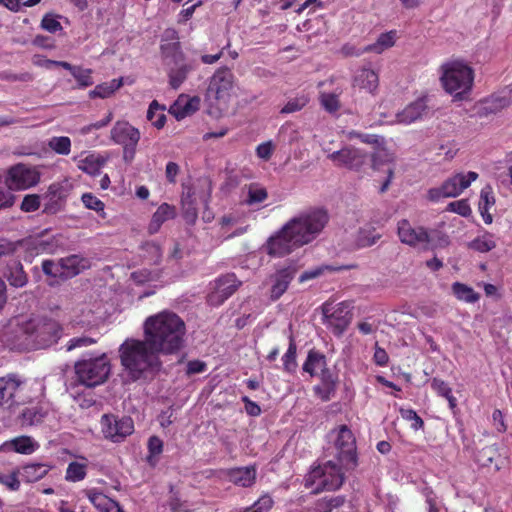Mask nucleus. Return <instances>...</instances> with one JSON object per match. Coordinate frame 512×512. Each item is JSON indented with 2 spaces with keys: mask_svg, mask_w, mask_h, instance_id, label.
<instances>
[{
  "mask_svg": "<svg viewBox=\"0 0 512 512\" xmlns=\"http://www.w3.org/2000/svg\"><path fill=\"white\" fill-rule=\"evenodd\" d=\"M143 334L159 355H174L184 348L186 325L176 313L165 310L145 319Z\"/></svg>",
  "mask_w": 512,
  "mask_h": 512,
  "instance_id": "1",
  "label": "nucleus"
},
{
  "mask_svg": "<svg viewBox=\"0 0 512 512\" xmlns=\"http://www.w3.org/2000/svg\"><path fill=\"white\" fill-rule=\"evenodd\" d=\"M123 375L128 381L153 377L162 368L160 355L148 341L127 338L118 349Z\"/></svg>",
  "mask_w": 512,
  "mask_h": 512,
  "instance_id": "2",
  "label": "nucleus"
},
{
  "mask_svg": "<svg viewBox=\"0 0 512 512\" xmlns=\"http://www.w3.org/2000/svg\"><path fill=\"white\" fill-rule=\"evenodd\" d=\"M62 333L63 328L55 319L34 317L19 325L15 347L20 350L46 349L56 344Z\"/></svg>",
  "mask_w": 512,
  "mask_h": 512,
  "instance_id": "3",
  "label": "nucleus"
},
{
  "mask_svg": "<svg viewBox=\"0 0 512 512\" xmlns=\"http://www.w3.org/2000/svg\"><path fill=\"white\" fill-rule=\"evenodd\" d=\"M44 385L16 373L0 377V409L11 410L44 396Z\"/></svg>",
  "mask_w": 512,
  "mask_h": 512,
  "instance_id": "4",
  "label": "nucleus"
},
{
  "mask_svg": "<svg viewBox=\"0 0 512 512\" xmlns=\"http://www.w3.org/2000/svg\"><path fill=\"white\" fill-rule=\"evenodd\" d=\"M328 214L322 209L300 213L284 225V231H290L301 247L313 241L328 223Z\"/></svg>",
  "mask_w": 512,
  "mask_h": 512,
  "instance_id": "5",
  "label": "nucleus"
},
{
  "mask_svg": "<svg viewBox=\"0 0 512 512\" xmlns=\"http://www.w3.org/2000/svg\"><path fill=\"white\" fill-rule=\"evenodd\" d=\"M440 80L446 92L462 100L472 88L474 73L464 62L451 61L441 66Z\"/></svg>",
  "mask_w": 512,
  "mask_h": 512,
  "instance_id": "6",
  "label": "nucleus"
},
{
  "mask_svg": "<svg viewBox=\"0 0 512 512\" xmlns=\"http://www.w3.org/2000/svg\"><path fill=\"white\" fill-rule=\"evenodd\" d=\"M78 380L87 387H95L104 383L111 372L108 357L103 354L93 359H84L75 364Z\"/></svg>",
  "mask_w": 512,
  "mask_h": 512,
  "instance_id": "7",
  "label": "nucleus"
},
{
  "mask_svg": "<svg viewBox=\"0 0 512 512\" xmlns=\"http://www.w3.org/2000/svg\"><path fill=\"white\" fill-rule=\"evenodd\" d=\"M306 486L316 485L314 493L321 491H334L339 489L344 482V473L341 467L328 461L323 466L313 469L306 478Z\"/></svg>",
  "mask_w": 512,
  "mask_h": 512,
  "instance_id": "8",
  "label": "nucleus"
},
{
  "mask_svg": "<svg viewBox=\"0 0 512 512\" xmlns=\"http://www.w3.org/2000/svg\"><path fill=\"white\" fill-rule=\"evenodd\" d=\"M235 77L228 68H220L214 72L209 80L207 88V97L211 101H215L218 105L226 107L231 92L234 88Z\"/></svg>",
  "mask_w": 512,
  "mask_h": 512,
  "instance_id": "9",
  "label": "nucleus"
},
{
  "mask_svg": "<svg viewBox=\"0 0 512 512\" xmlns=\"http://www.w3.org/2000/svg\"><path fill=\"white\" fill-rule=\"evenodd\" d=\"M334 435V444L337 449V459L341 467L346 470L353 469L356 462V442L352 431L341 425L331 432Z\"/></svg>",
  "mask_w": 512,
  "mask_h": 512,
  "instance_id": "10",
  "label": "nucleus"
},
{
  "mask_svg": "<svg viewBox=\"0 0 512 512\" xmlns=\"http://www.w3.org/2000/svg\"><path fill=\"white\" fill-rule=\"evenodd\" d=\"M478 178L474 171L457 173L446 179L441 186L428 190V199L436 202L441 198L457 197Z\"/></svg>",
  "mask_w": 512,
  "mask_h": 512,
  "instance_id": "11",
  "label": "nucleus"
},
{
  "mask_svg": "<svg viewBox=\"0 0 512 512\" xmlns=\"http://www.w3.org/2000/svg\"><path fill=\"white\" fill-rule=\"evenodd\" d=\"M323 324L336 336H341L352 319L351 305L347 302L322 305Z\"/></svg>",
  "mask_w": 512,
  "mask_h": 512,
  "instance_id": "12",
  "label": "nucleus"
},
{
  "mask_svg": "<svg viewBox=\"0 0 512 512\" xmlns=\"http://www.w3.org/2000/svg\"><path fill=\"white\" fill-rule=\"evenodd\" d=\"M101 431L104 437L114 443L123 441L134 431V423L130 417H118L104 414L101 417Z\"/></svg>",
  "mask_w": 512,
  "mask_h": 512,
  "instance_id": "13",
  "label": "nucleus"
},
{
  "mask_svg": "<svg viewBox=\"0 0 512 512\" xmlns=\"http://www.w3.org/2000/svg\"><path fill=\"white\" fill-rule=\"evenodd\" d=\"M140 131L126 121H118L111 129V139L124 148V159L134 158L136 146L140 140Z\"/></svg>",
  "mask_w": 512,
  "mask_h": 512,
  "instance_id": "14",
  "label": "nucleus"
},
{
  "mask_svg": "<svg viewBox=\"0 0 512 512\" xmlns=\"http://www.w3.org/2000/svg\"><path fill=\"white\" fill-rule=\"evenodd\" d=\"M327 158L337 167H345L359 171L368 161V153L364 150L347 145L338 151L328 153Z\"/></svg>",
  "mask_w": 512,
  "mask_h": 512,
  "instance_id": "15",
  "label": "nucleus"
},
{
  "mask_svg": "<svg viewBox=\"0 0 512 512\" xmlns=\"http://www.w3.org/2000/svg\"><path fill=\"white\" fill-rule=\"evenodd\" d=\"M39 182L38 172L24 164H17L8 171L5 183L11 190H24Z\"/></svg>",
  "mask_w": 512,
  "mask_h": 512,
  "instance_id": "16",
  "label": "nucleus"
},
{
  "mask_svg": "<svg viewBox=\"0 0 512 512\" xmlns=\"http://www.w3.org/2000/svg\"><path fill=\"white\" fill-rule=\"evenodd\" d=\"M300 247L290 231H284V226L275 235L271 236L265 245L268 255L283 257Z\"/></svg>",
  "mask_w": 512,
  "mask_h": 512,
  "instance_id": "17",
  "label": "nucleus"
},
{
  "mask_svg": "<svg viewBox=\"0 0 512 512\" xmlns=\"http://www.w3.org/2000/svg\"><path fill=\"white\" fill-rule=\"evenodd\" d=\"M397 231L402 243L413 247L428 248L430 237L423 227H413L408 220L402 219L398 222Z\"/></svg>",
  "mask_w": 512,
  "mask_h": 512,
  "instance_id": "18",
  "label": "nucleus"
},
{
  "mask_svg": "<svg viewBox=\"0 0 512 512\" xmlns=\"http://www.w3.org/2000/svg\"><path fill=\"white\" fill-rule=\"evenodd\" d=\"M240 284L241 282L233 273L219 277L215 280L214 289L209 294V303L214 306L221 305L238 289Z\"/></svg>",
  "mask_w": 512,
  "mask_h": 512,
  "instance_id": "19",
  "label": "nucleus"
},
{
  "mask_svg": "<svg viewBox=\"0 0 512 512\" xmlns=\"http://www.w3.org/2000/svg\"><path fill=\"white\" fill-rule=\"evenodd\" d=\"M37 405L24 408L18 416V421L22 427L38 426L44 422L51 412V405L37 399Z\"/></svg>",
  "mask_w": 512,
  "mask_h": 512,
  "instance_id": "20",
  "label": "nucleus"
},
{
  "mask_svg": "<svg viewBox=\"0 0 512 512\" xmlns=\"http://www.w3.org/2000/svg\"><path fill=\"white\" fill-rule=\"evenodd\" d=\"M173 55L174 66L170 67L168 72L169 84L173 89H178L186 80L188 73L192 70V66L184 61L183 54L174 47Z\"/></svg>",
  "mask_w": 512,
  "mask_h": 512,
  "instance_id": "21",
  "label": "nucleus"
},
{
  "mask_svg": "<svg viewBox=\"0 0 512 512\" xmlns=\"http://www.w3.org/2000/svg\"><path fill=\"white\" fill-rule=\"evenodd\" d=\"M428 113V106L425 98H419L407 105L402 111L396 114V122L409 125L422 119Z\"/></svg>",
  "mask_w": 512,
  "mask_h": 512,
  "instance_id": "22",
  "label": "nucleus"
},
{
  "mask_svg": "<svg viewBox=\"0 0 512 512\" xmlns=\"http://www.w3.org/2000/svg\"><path fill=\"white\" fill-rule=\"evenodd\" d=\"M297 272V269L293 266H288L279 269L271 276L272 287H271V298L272 300L279 299L287 290L290 282L293 280Z\"/></svg>",
  "mask_w": 512,
  "mask_h": 512,
  "instance_id": "23",
  "label": "nucleus"
},
{
  "mask_svg": "<svg viewBox=\"0 0 512 512\" xmlns=\"http://www.w3.org/2000/svg\"><path fill=\"white\" fill-rule=\"evenodd\" d=\"M200 99L198 97L188 98L180 96L170 107L169 112L177 119L181 120L192 115L199 109Z\"/></svg>",
  "mask_w": 512,
  "mask_h": 512,
  "instance_id": "24",
  "label": "nucleus"
},
{
  "mask_svg": "<svg viewBox=\"0 0 512 512\" xmlns=\"http://www.w3.org/2000/svg\"><path fill=\"white\" fill-rule=\"evenodd\" d=\"M85 494L99 512H124L116 501L107 497L102 492L90 489L85 491Z\"/></svg>",
  "mask_w": 512,
  "mask_h": 512,
  "instance_id": "25",
  "label": "nucleus"
},
{
  "mask_svg": "<svg viewBox=\"0 0 512 512\" xmlns=\"http://www.w3.org/2000/svg\"><path fill=\"white\" fill-rule=\"evenodd\" d=\"M61 266H62V275L64 278H72L83 270L89 268L90 262L88 259L80 256V255H70L64 258H61Z\"/></svg>",
  "mask_w": 512,
  "mask_h": 512,
  "instance_id": "26",
  "label": "nucleus"
},
{
  "mask_svg": "<svg viewBox=\"0 0 512 512\" xmlns=\"http://www.w3.org/2000/svg\"><path fill=\"white\" fill-rule=\"evenodd\" d=\"M229 480L241 487H250L256 480V470L254 467H239L229 470Z\"/></svg>",
  "mask_w": 512,
  "mask_h": 512,
  "instance_id": "27",
  "label": "nucleus"
},
{
  "mask_svg": "<svg viewBox=\"0 0 512 512\" xmlns=\"http://www.w3.org/2000/svg\"><path fill=\"white\" fill-rule=\"evenodd\" d=\"M36 447L37 444L31 437L20 436L5 442L0 449L4 451H14L20 454H31L35 451Z\"/></svg>",
  "mask_w": 512,
  "mask_h": 512,
  "instance_id": "28",
  "label": "nucleus"
},
{
  "mask_svg": "<svg viewBox=\"0 0 512 512\" xmlns=\"http://www.w3.org/2000/svg\"><path fill=\"white\" fill-rule=\"evenodd\" d=\"M176 215L175 208L167 203L161 204L152 216L149 223L148 230L150 234L157 233L162 224L174 218Z\"/></svg>",
  "mask_w": 512,
  "mask_h": 512,
  "instance_id": "29",
  "label": "nucleus"
},
{
  "mask_svg": "<svg viewBox=\"0 0 512 512\" xmlns=\"http://www.w3.org/2000/svg\"><path fill=\"white\" fill-rule=\"evenodd\" d=\"M4 276L8 280L11 286L23 287L27 284L28 277L24 272L23 265L19 261H11L8 263L7 268L4 272Z\"/></svg>",
  "mask_w": 512,
  "mask_h": 512,
  "instance_id": "30",
  "label": "nucleus"
},
{
  "mask_svg": "<svg viewBox=\"0 0 512 512\" xmlns=\"http://www.w3.org/2000/svg\"><path fill=\"white\" fill-rule=\"evenodd\" d=\"M378 82L377 73L367 68L360 69L354 78V86L365 89L370 93H373L377 89Z\"/></svg>",
  "mask_w": 512,
  "mask_h": 512,
  "instance_id": "31",
  "label": "nucleus"
},
{
  "mask_svg": "<svg viewBox=\"0 0 512 512\" xmlns=\"http://www.w3.org/2000/svg\"><path fill=\"white\" fill-rule=\"evenodd\" d=\"M51 466L45 463H31L23 466L18 474L26 482H36L47 475Z\"/></svg>",
  "mask_w": 512,
  "mask_h": 512,
  "instance_id": "32",
  "label": "nucleus"
},
{
  "mask_svg": "<svg viewBox=\"0 0 512 512\" xmlns=\"http://www.w3.org/2000/svg\"><path fill=\"white\" fill-rule=\"evenodd\" d=\"M327 367L326 357L318 351L310 350L306 361L303 364V370L311 376L318 375L319 372Z\"/></svg>",
  "mask_w": 512,
  "mask_h": 512,
  "instance_id": "33",
  "label": "nucleus"
},
{
  "mask_svg": "<svg viewBox=\"0 0 512 512\" xmlns=\"http://www.w3.org/2000/svg\"><path fill=\"white\" fill-rule=\"evenodd\" d=\"M510 104L511 101L508 96L492 95L483 101L481 114L485 116L489 114H496L504 108L508 107Z\"/></svg>",
  "mask_w": 512,
  "mask_h": 512,
  "instance_id": "34",
  "label": "nucleus"
},
{
  "mask_svg": "<svg viewBox=\"0 0 512 512\" xmlns=\"http://www.w3.org/2000/svg\"><path fill=\"white\" fill-rule=\"evenodd\" d=\"M380 238L381 235L376 232V229L374 227L360 228L355 236L354 247L356 249L371 247Z\"/></svg>",
  "mask_w": 512,
  "mask_h": 512,
  "instance_id": "35",
  "label": "nucleus"
},
{
  "mask_svg": "<svg viewBox=\"0 0 512 512\" xmlns=\"http://www.w3.org/2000/svg\"><path fill=\"white\" fill-rule=\"evenodd\" d=\"M106 160L100 155L89 154L78 163V168L90 175H97L104 166Z\"/></svg>",
  "mask_w": 512,
  "mask_h": 512,
  "instance_id": "36",
  "label": "nucleus"
},
{
  "mask_svg": "<svg viewBox=\"0 0 512 512\" xmlns=\"http://www.w3.org/2000/svg\"><path fill=\"white\" fill-rule=\"evenodd\" d=\"M123 84L122 78L113 79L110 82H105L97 85L93 90L89 92L90 98H108L116 90H118Z\"/></svg>",
  "mask_w": 512,
  "mask_h": 512,
  "instance_id": "37",
  "label": "nucleus"
},
{
  "mask_svg": "<svg viewBox=\"0 0 512 512\" xmlns=\"http://www.w3.org/2000/svg\"><path fill=\"white\" fill-rule=\"evenodd\" d=\"M82 462L73 461L68 464L65 480L68 482H79L85 479L87 475V460L82 458Z\"/></svg>",
  "mask_w": 512,
  "mask_h": 512,
  "instance_id": "38",
  "label": "nucleus"
},
{
  "mask_svg": "<svg viewBox=\"0 0 512 512\" xmlns=\"http://www.w3.org/2000/svg\"><path fill=\"white\" fill-rule=\"evenodd\" d=\"M396 41V31H389L386 33H382L377 41L371 45H368L364 51L366 52H375L377 54L382 53L386 49L394 46Z\"/></svg>",
  "mask_w": 512,
  "mask_h": 512,
  "instance_id": "39",
  "label": "nucleus"
},
{
  "mask_svg": "<svg viewBox=\"0 0 512 512\" xmlns=\"http://www.w3.org/2000/svg\"><path fill=\"white\" fill-rule=\"evenodd\" d=\"M452 292L458 300L466 303H475L480 298V295L472 287L460 282L453 283Z\"/></svg>",
  "mask_w": 512,
  "mask_h": 512,
  "instance_id": "40",
  "label": "nucleus"
},
{
  "mask_svg": "<svg viewBox=\"0 0 512 512\" xmlns=\"http://www.w3.org/2000/svg\"><path fill=\"white\" fill-rule=\"evenodd\" d=\"M431 387L439 396L444 397L448 401L451 410L457 407V399L453 396L452 389L448 383L435 377L431 380Z\"/></svg>",
  "mask_w": 512,
  "mask_h": 512,
  "instance_id": "41",
  "label": "nucleus"
},
{
  "mask_svg": "<svg viewBox=\"0 0 512 512\" xmlns=\"http://www.w3.org/2000/svg\"><path fill=\"white\" fill-rule=\"evenodd\" d=\"M344 496L323 497L318 499L314 504V512H332L334 509L341 507L345 503Z\"/></svg>",
  "mask_w": 512,
  "mask_h": 512,
  "instance_id": "42",
  "label": "nucleus"
},
{
  "mask_svg": "<svg viewBox=\"0 0 512 512\" xmlns=\"http://www.w3.org/2000/svg\"><path fill=\"white\" fill-rule=\"evenodd\" d=\"M268 197L267 190L259 184L252 183L247 186V197L244 203L249 206H253L265 201Z\"/></svg>",
  "mask_w": 512,
  "mask_h": 512,
  "instance_id": "43",
  "label": "nucleus"
},
{
  "mask_svg": "<svg viewBox=\"0 0 512 512\" xmlns=\"http://www.w3.org/2000/svg\"><path fill=\"white\" fill-rule=\"evenodd\" d=\"M469 246L475 251L485 253L494 249L496 247V242L493 235L486 232L471 241Z\"/></svg>",
  "mask_w": 512,
  "mask_h": 512,
  "instance_id": "44",
  "label": "nucleus"
},
{
  "mask_svg": "<svg viewBox=\"0 0 512 512\" xmlns=\"http://www.w3.org/2000/svg\"><path fill=\"white\" fill-rule=\"evenodd\" d=\"M320 378L324 390V394L321 395V399L324 401H328L335 391L337 382L336 377L326 367L324 368V370L320 372Z\"/></svg>",
  "mask_w": 512,
  "mask_h": 512,
  "instance_id": "45",
  "label": "nucleus"
},
{
  "mask_svg": "<svg viewBox=\"0 0 512 512\" xmlns=\"http://www.w3.org/2000/svg\"><path fill=\"white\" fill-rule=\"evenodd\" d=\"M147 119L151 121L153 126L157 129L162 128L165 124L166 116L163 113V107H161L156 100L152 101L149 105Z\"/></svg>",
  "mask_w": 512,
  "mask_h": 512,
  "instance_id": "46",
  "label": "nucleus"
},
{
  "mask_svg": "<svg viewBox=\"0 0 512 512\" xmlns=\"http://www.w3.org/2000/svg\"><path fill=\"white\" fill-rule=\"evenodd\" d=\"M48 147L59 155H68L71 151V140L67 136H55L49 139Z\"/></svg>",
  "mask_w": 512,
  "mask_h": 512,
  "instance_id": "47",
  "label": "nucleus"
},
{
  "mask_svg": "<svg viewBox=\"0 0 512 512\" xmlns=\"http://www.w3.org/2000/svg\"><path fill=\"white\" fill-rule=\"evenodd\" d=\"M296 344L293 340V338H290L289 347L286 351V353L282 357L283 361V369L287 373H294L297 368V361H296Z\"/></svg>",
  "mask_w": 512,
  "mask_h": 512,
  "instance_id": "48",
  "label": "nucleus"
},
{
  "mask_svg": "<svg viewBox=\"0 0 512 512\" xmlns=\"http://www.w3.org/2000/svg\"><path fill=\"white\" fill-rule=\"evenodd\" d=\"M143 257L151 264H159L162 258V251L155 242H146L142 245Z\"/></svg>",
  "mask_w": 512,
  "mask_h": 512,
  "instance_id": "49",
  "label": "nucleus"
},
{
  "mask_svg": "<svg viewBox=\"0 0 512 512\" xmlns=\"http://www.w3.org/2000/svg\"><path fill=\"white\" fill-rule=\"evenodd\" d=\"M498 456V451L493 445L485 446L476 453V461L484 467L493 464L495 458Z\"/></svg>",
  "mask_w": 512,
  "mask_h": 512,
  "instance_id": "50",
  "label": "nucleus"
},
{
  "mask_svg": "<svg viewBox=\"0 0 512 512\" xmlns=\"http://www.w3.org/2000/svg\"><path fill=\"white\" fill-rule=\"evenodd\" d=\"M92 69L89 68H83L81 66H76L75 69H73L72 76L77 81L78 86L80 88H86L91 85H93L94 81L92 78Z\"/></svg>",
  "mask_w": 512,
  "mask_h": 512,
  "instance_id": "51",
  "label": "nucleus"
},
{
  "mask_svg": "<svg viewBox=\"0 0 512 512\" xmlns=\"http://www.w3.org/2000/svg\"><path fill=\"white\" fill-rule=\"evenodd\" d=\"M309 102V98L305 95L297 96L290 99L280 110L282 114H290L303 109Z\"/></svg>",
  "mask_w": 512,
  "mask_h": 512,
  "instance_id": "52",
  "label": "nucleus"
},
{
  "mask_svg": "<svg viewBox=\"0 0 512 512\" xmlns=\"http://www.w3.org/2000/svg\"><path fill=\"white\" fill-rule=\"evenodd\" d=\"M182 209L183 216L186 222L193 224L197 219L198 213L194 205V202L189 194L187 196L182 197Z\"/></svg>",
  "mask_w": 512,
  "mask_h": 512,
  "instance_id": "53",
  "label": "nucleus"
},
{
  "mask_svg": "<svg viewBox=\"0 0 512 512\" xmlns=\"http://www.w3.org/2000/svg\"><path fill=\"white\" fill-rule=\"evenodd\" d=\"M495 204V197L493 194V190L491 186L487 185L484 188H482L480 192V199L478 204L479 211L487 212L489 209L494 206Z\"/></svg>",
  "mask_w": 512,
  "mask_h": 512,
  "instance_id": "54",
  "label": "nucleus"
},
{
  "mask_svg": "<svg viewBox=\"0 0 512 512\" xmlns=\"http://www.w3.org/2000/svg\"><path fill=\"white\" fill-rule=\"evenodd\" d=\"M447 210L463 217H468L472 213L471 207L466 199L450 202L447 206Z\"/></svg>",
  "mask_w": 512,
  "mask_h": 512,
  "instance_id": "55",
  "label": "nucleus"
},
{
  "mask_svg": "<svg viewBox=\"0 0 512 512\" xmlns=\"http://www.w3.org/2000/svg\"><path fill=\"white\" fill-rule=\"evenodd\" d=\"M274 501L268 494L262 495L247 512H268L273 507Z\"/></svg>",
  "mask_w": 512,
  "mask_h": 512,
  "instance_id": "56",
  "label": "nucleus"
},
{
  "mask_svg": "<svg viewBox=\"0 0 512 512\" xmlns=\"http://www.w3.org/2000/svg\"><path fill=\"white\" fill-rule=\"evenodd\" d=\"M393 161L394 155L386 149H381L372 156V167L373 169H379L380 165L390 164Z\"/></svg>",
  "mask_w": 512,
  "mask_h": 512,
  "instance_id": "57",
  "label": "nucleus"
},
{
  "mask_svg": "<svg viewBox=\"0 0 512 512\" xmlns=\"http://www.w3.org/2000/svg\"><path fill=\"white\" fill-rule=\"evenodd\" d=\"M42 270L43 272L52 277H61L64 278V275H62V266H61V259L56 263L53 260H44L42 262Z\"/></svg>",
  "mask_w": 512,
  "mask_h": 512,
  "instance_id": "58",
  "label": "nucleus"
},
{
  "mask_svg": "<svg viewBox=\"0 0 512 512\" xmlns=\"http://www.w3.org/2000/svg\"><path fill=\"white\" fill-rule=\"evenodd\" d=\"M41 27L50 33H56L62 30L61 23L58 21L57 17L52 14H46L43 17Z\"/></svg>",
  "mask_w": 512,
  "mask_h": 512,
  "instance_id": "59",
  "label": "nucleus"
},
{
  "mask_svg": "<svg viewBox=\"0 0 512 512\" xmlns=\"http://www.w3.org/2000/svg\"><path fill=\"white\" fill-rule=\"evenodd\" d=\"M97 341L94 338L88 336H79L70 339L66 344L67 351H71L76 348L87 347L95 344Z\"/></svg>",
  "mask_w": 512,
  "mask_h": 512,
  "instance_id": "60",
  "label": "nucleus"
},
{
  "mask_svg": "<svg viewBox=\"0 0 512 512\" xmlns=\"http://www.w3.org/2000/svg\"><path fill=\"white\" fill-rule=\"evenodd\" d=\"M401 416L403 419L407 421H411V428L414 430H419L423 427L424 422L423 420L418 416V414L412 410V409H401L400 410Z\"/></svg>",
  "mask_w": 512,
  "mask_h": 512,
  "instance_id": "61",
  "label": "nucleus"
},
{
  "mask_svg": "<svg viewBox=\"0 0 512 512\" xmlns=\"http://www.w3.org/2000/svg\"><path fill=\"white\" fill-rule=\"evenodd\" d=\"M0 484L5 485L12 491H17L20 488V481L18 479V471L5 475L0 473Z\"/></svg>",
  "mask_w": 512,
  "mask_h": 512,
  "instance_id": "62",
  "label": "nucleus"
},
{
  "mask_svg": "<svg viewBox=\"0 0 512 512\" xmlns=\"http://www.w3.org/2000/svg\"><path fill=\"white\" fill-rule=\"evenodd\" d=\"M321 104L328 112H335L339 109V100L335 94L324 93L320 97Z\"/></svg>",
  "mask_w": 512,
  "mask_h": 512,
  "instance_id": "63",
  "label": "nucleus"
},
{
  "mask_svg": "<svg viewBox=\"0 0 512 512\" xmlns=\"http://www.w3.org/2000/svg\"><path fill=\"white\" fill-rule=\"evenodd\" d=\"M82 202L88 209L95 210L97 212L104 210V203L91 193H85L82 195Z\"/></svg>",
  "mask_w": 512,
  "mask_h": 512,
  "instance_id": "64",
  "label": "nucleus"
}]
</instances>
